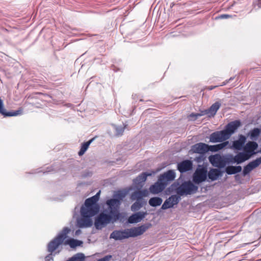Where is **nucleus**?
Segmentation results:
<instances>
[{
  "label": "nucleus",
  "mask_w": 261,
  "mask_h": 261,
  "mask_svg": "<svg viewBox=\"0 0 261 261\" xmlns=\"http://www.w3.org/2000/svg\"><path fill=\"white\" fill-rule=\"evenodd\" d=\"M221 106V103L219 101H217L213 104L210 108L207 109L209 113V116H214L216 114L217 111Z\"/></svg>",
  "instance_id": "nucleus-23"
},
{
  "label": "nucleus",
  "mask_w": 261,
  "mask_h": 261,
  "mask_svg": "<svg viewBox=\"0 0 261 261\" xmlns=\"http://www.w3.org/2000/svg\"><path fill=\"white\" fill-rule=\"evenodd\" d=\"M175 178V172L173 170H170L161 174L159 177V180L162 183H165L166 187L168 182L173 180Z\"/></svg>",
  "instance_id": "nucleus-11"
},
{
  "label": "nucleus",
  "mask_w": 261,
  "mask_h": 261,
  "mask_svg": "<svg viewBox=\"0 0 261 261\" xmlns=\"http://www.w3.org/2000/svg\"><path fill=\"white\" fill-rule=\"evenodd\" d=\"M142 197H147L149 195V191L147 189L140 190Z\"/></svg>",
  "instance_id": "nucleus-40"
},
{
  "label": "nucleus",
  "mask_w": 261,
  "mask_h": 261,
  "mask_svg": "<svg viewBox=\"0 0 261 261\" xmlns=\"http://www.w3.org/2000/svg\"><path fill=\"white\" fill-rule=\"evenodd\" d=\"M70 229L68 227H64L62 232L48 243L47 245V251L50 252V254L45 257L46 261H50V259H53L51 256V254L63 243Z\"/></svg>",
  "instance_id": "nucleus-3"
},
{
  "label": "nucleus",
  "mask_w": 261,
  "mask_h": 261,
  "mask_svg": "<svg viewBox=\"0 0 261 261\" xmlns=\"http://www.w3.org/2000/svg\"><path fill=\"white\" fill-rule=\"evenodd\" d=\"M228 139L223 130L213 133L210 136V141L212 143L222 142Z\"/></svg>",
  "instance_id": "nucleus-7"
},
{
  "label": "nucleus",
  "mask_w": 261,
  "mask_h": 261,
  "mask_svg": "<svg viewBox=\"0 0 261 261\" xmlns=\"http://www.w3.org/2000/svg\"><path fill=\"white\" fill-rule=\"evenodd\" d=\"M192 167V162L188 160L183 161L177 164V169L181 173L191 170Z\"/></svg>",
  "instance_id": "nucleus-15"
},
{
  "label": "nucleus",
  "mask_w": 261,
  "mask_h": 261,
  "mask_svg": "<svg viewBox=\"0 0 261 261\" xmlns=\"http://www.w3.org/2000/svg\"><path fill=\"white\" fill-rule=\"evenodd\" d=\"M258 7L261 8V0H258L257 3Z\"/></svg>",
  "instance_id": "nucleus-44"
},
{
  "label": "nucleus",
  "mask_w": 261,
  "mask_h": 261,
  "mask_svg": "<svg viewBox=\"0 0 261 261\" xmlns=\"http://www.w3.org/2000/svg\"><path fill=\"white\" fill-rule=\"evenodd\" d=\"M132 198L133 199H136L137 201H142L143 199V197L142 196L141 193L140 191H137L134 192L132 194Z\"/></svg>",
  "instance_id": "nucleus-33"
},
{
  "label": "nucleus",
  "mask_w": 261,
  "mask_h": 261,
  "mask_svg": "<svg viewBox=\"0 0 261 261\" xmlns=\"http://www.w3.org/2000/svg\"><path fill=\"white\" fill-rule=\"evenodd\" d=\"M112 258V255H106L105 257L99 259L97 261H109L110 259Z\"/></svg>",
  "instance_id": "nucleus-39"
},
{
  "label": "nucleus",
  "mask_w": 261,
  "mask_h": 261,
  "mask_svg": "<svg viewBox=\"0 0 261 261\" xmlns=\"http://www.w3.org/2000/svg\"><path fill=\"white\" fill-rule=\"evenodd\" d=\"M100 193L99 191L94 196L87 199L81 207V218L77 219V225L79 227H89L92 225L91 217L95 216L99 209L97 202L99 200Z\"/></svg>",
  "instance_id": "nucleus-1"
},
{
  "label": "nucleus",
  "mask_w": 261,
  "mask_h": 261,
  "mask_svg": "<svg viewBox=\"0 0 261 261\" xmlns=\"http://www.w3.org/2000/svg\"><path fill=\"white\" fill-rule=\"evenodd\" d=\"M250 163L254 169L257 167L261 164V157L250 162Z\"/></svg>",
  "instance_id": "nucleus-36"
},
{
  "label": "nucleus",
  "mask_w": 261,
  "mask_h": 261,
  "mask_svg": "<svg viewBox=\"0 0 261 261\" xmlns=\"http://www.w3.org/2000/svg\"><path fill=\"white\" fill-rule=\"evenodd\" d=\"M74 261H84L85 256L82 253H77L71 257Z\"/></svg>",
  "instance_id": "nucleus-35"
},
{
  "label": "nucleus",
  "mask_w": 261,
  "mask_h": 261,
  "mask_svg": "<svg viewBox=\"0 0 261 261\" xmlns=\"http://www.w3.org/2000/svg\"><path fill=\"white\" fill-rule=\"evenodd\" d=\"M173 207V204H171V202L169 200V199H167L163 205H162V209L166 210L169 208H171Z\"/></svg>",
  "instance_id": "nucleus-37"
},
{
  "label": "nucleus",
  "mask_w": 261,
  "mask_h": 261,
  "mask_svg": "<svg viewBox=\"0 0 261 261\" xmlns=\"http://www.w3.org/2000/svg\"><path fill=\"white\" fill-rule=\"evenodd\" d=\"M150 225V224H144L140 226L126 229L128 238L129 237L134 238L142 234L149 228Z\"/></svg>",
  "instance_id": "nucleus-6"
},
{
  "label": "nucleus",
  "mask_w": 261,
  "mask_h": 261,
  "mask_svg": "<svg viewBox=\"0 0 261 261\" xmlns=\"http://www.w3.org/2000/svg\"><path fill=\"white\" fill-rule=\"evenodd\" d=\"M246 142V137L243 135H240L239 136V139L233 141L232 145H229L228 148L232 149L241 150L244 148Z\"/></svg>",
  "instance_id": "nucleus-10"
},
{
  "label": "nucleus",
  "mask_w": 261,
  "mask_h": 261,
  "mask_svg": "<svg viewBox=\"0 0 261 261\" xmlns=\"http://www.w3.org/2000/svg\"><path fill=\"white\" fill-rule=\"evenodd\" d=\"M260 133V130L258 128H255L251 130L249 133L250 139L252 140L256 139L259 136Z\"/></svg>",
  "instance_id": "nucleus-30"
},
{
  "label": "nucleus",
  "mask_w": 261,
  "mask_h": 261,
  "mask_svg": "<svg viewBox=\"0 0 261 261\" xmlns=\"http://www.w3.org/2000/svg\"><path fill=\"white\" fill-rule=\"evenodd\" d=\"M67 261H74L72 258H69Z\"/></svg>",
  "instance_id": "nucleus-47"
},
{
  "label": "nucleus",
  "mask_w": 261,
  "mask_h": 261,
  "mask_svg": "<svg viewBox=\"0 0 261 261\" xmlns=\"http://www.w3.org/2000/svg\"><path fill=\"white\" fill-rule=\"evenodd\" d=\"M126 125H124L123 127L120 126H115V130L117 135H121L122 134L124 129L126 128Z\"/></svg>",
  "instance_id": "nucleus-38"
},
{
  "label": "nucleus",
  "mask_w": 261,
  "mask_h": 261,
  "mask_svg": "<svg viewBox=\"0 0 261 261\" xmlns=\"http://www.w3.org/2000/svg\"><path fill=\"white\" fill-rule=\"evenodd\" d=\"M111 222H114V218L111 214L101 213L96 218L94 225L96 229H101Z\"/></svg>",
  "instance_id": "nucleus-5"
},
{
  "label": "nucleus",
  "mask_w": 261,
  "mask_h": 261,
  "mask_svg": "<svg viewBox=\"0 0 261 261\" xmlns=\"http://www.w3.org/2000/svg\"><path fill=\"white\" fill-rule=\"evenodd\" d=\"M221 176L222 172L218 169H212L208 173V177L212 181L217 180Z\"/></svg>",
  "instance_id": "nucleus-22"
},
{
  "label": "nucleus",
  "mask_w": 261,
  "mask_h": 261,
  "mask_svg": "<svg viewBox=\"0 0 261 261\" xmlns=\"http://www.w3.org/2000/svg\"><path fill=\"white\" fill-rule=\"evenodd\" d=\"M94 139H92L91 140H90L89 141L86 142H85L84 143H83L82 144V146H81V149L78 153L79 155L80 156H81L82 155H83L85 152H86V151L87 150V149L88 148L90 144L92 143V142L93 141Z\"/></svg>",
  "instance_id": "nucleus-28"
},
{
  "label": "nucleus",
  "mask_w": 261,
  "mask_h": 261,
  "mask_svg": "<svg viewBox=\"0 0 261 261\" xmlns=\"http://www.w3.org/2000/svg\"><path fill=\"white\" fill-rule=\"evenodd\" d=\"M249 159V156H248L244 152H240L233 157L232 160L234 163L240 164Z\"/></svg>",
  "instance_id": "nucleus-20"
},
{
  "label": "nucleus",
  "mask_w": 261,
  "mask_h": 261,
  "mask_svg": "<svg viewBox=\"0 0 261 261\" xmlns=\"http://www.w3.org/2000/svg\"><path fill=\"white\" fill-rule=\"evenodd\" d=\"M198 190L197 186L194 185L190 181H184L178 187L176 191L178 195L182 196L184 195H191L195 193Z\"/></svg>",
  "instance_id": "nucleus-4"
},
{
  "label": "nucleus",
  "mask_w": 261,
  "mask_h": 261,
  "mask_svg": "<svg viewBox=\"0 0 261 261\" xmlns=\"http://www.w3.org/2000/svg\"><path fill=\"white\" fill-rule=\"evenodd\" d=\"M230 17V16L228 14H223V15H220L219 16V18H221V19H226V18H229Z\"/></svg>",
  "instance_id": "nucleus-41"
},
{
  "label": "nucleus",
  "mask_w": 261,
  "mask_h": 261,
  "mask_svg": "<svg viewBox=\"0 0 261 261\" xmlns=\"http://www.w3.org/2000/svg\"><path fill=\"white\" fill-rule=\"evenodd\" d=\"M143 206V203L142 201H137L133 203L131 206V210L133 211H136L139 210Z\"/></svg>",
  "instance_id": "nucleus-32"
},
{
  "label": "nucleus",
  "mask_w": 261,
  "mask_h": 261,
  "mask_svg": "<svg viewBox=\"0 0 261 261\" xmlns=\"http://www.w3.org/2000/svg\"><path fill=\"white\" fill-rule=\"evenodd\" d=\"M115 197L117 198L107 200L106 204L108 206L110 214L113 216L114 221H116L120 217L119 209L124 195L122 193H119L115 195Z\"/></svg>",
  "instance_id": "nucleus-2"
},
{
  "label": "nucleus",
  "mask_w": 261,
  "mask_h": 261,
  "mask_svg": "<svg viewBox=\"0 0 261 261\" xmlns=\"http://www.w3.org/2000/svg\"><path fill=\"white\" fill-rule=\"evenodd\" d=\"M205 115H209V113H208V112L207 111V109L203 110V111H201L200 113H191L189 115V117L190 118L191 120H195L198 117H199L200 116H204Z\"/></svg>",
  "instance_id": "nucleus-29"
},
{
  "label": "nucleus",
  "mask_w": 261,
  "mask_h": 261,
  "mask_svg": "<svg viewBox=\"0 0 261 261\" xmlns=\"http://www.w3.org/2000/svg\"><path fill=\"white\" fill-rule=\"evenodd\" d=\"M169 200L171 202V204L174 205L177 204L180 200V196L177 195H172L168 198Z\"/></svg>",
  "instance_id": "nucleus-31"
},
{
  "label": "nucleus",
  "mask_w": 261,
  "mask_h": 261,
  "mask_svg": "<svg viewBox=\"0 0 261 261\" xmlns=\"http://www.w3.org/2000/svg\"><path fill=\"white\" fill-rule=\"evenodd\" d=\"M228 144V141H225L214 145H209L207 144V149H208V151L217 152L226 147Z\"/></svg>",
  "instance_id": "nucleus-21"
},
{
  "label": "nucleus",
  "mask_w": 261,
  "mask_h": 261,
  "mask_svg": "<svg viewBox=\"0 0 261 261\" xmlns=\"http://www.w3.org/2000/svg\"><path fill=\"white\" fill-rule=\"evenodd\" d=\"M151 175V173L143 172L134 180V184L137 185L138 187H142V184L145 181L147 177Z\"/></svg>",
  "instance_id": "nucleus-19"
},
{
  "label": "nucleus",
  "mask_w": 261,
  "mask_h": 261,
  "mask_svg": "<svg viewBox=\"0 0 261 261\" xmlns=\"http://www.w3.org/2000/svg\"><path fill=\"white\" fill-rule=\"evenodd\" d=\"M242 170V167L240 166H229L226 167L225 171L226 172L229 174H234L241 172Z\"/></svg>",
  "instance_id": "nucleus-24"
},
{
  "label": "nucleus",
  "mask_w": 261,
  "mask_h": 261,
  "mask_svg": "<svg viewBox=\"0 0 261 261\" xmlns=\"http://www.w3.org/2000/svg\"><path fill=\"white\" fill-rule=\"evenodd\" d=\"M253 169H254V168L249 163L248 164H247L244 167L243 171V175L245 176L247 174H249Z\"/></svg>",
  "instance_id": "nucleus-34"
},
{
  "label": "nucleus",
  "mask_w": 261,
  "mask_h": 261,
  "mask_svg": "<svg viewBox=\"0 0 261 261\" xmlns=\"http://www.w3.org/2000/svg\"><path fill=\"white\" fill-rule=\"evenodd\" d=\"M191 153H196L201 154H203L208 152L207 149V144L204 143H198L193 146L190 150Z\"/></svg>",
  "instance_id": "nucleus-12"
},
{
  "label": "nucleus",
  "mask_w": 261,
  "mask_h": 261,
  "mask_svg": "<svg viewBox=\"0 0 261 261\" xmlns=\"http://www.w3.org/2000/svg\"><path fill=\"white\" fill-rule=\"evenodd\" d=\"M65 243L69 245L71 248H75L81 246L83 244V242L74 239H69L66 240Z\"/></svg>",
  "instance_id": "nucleus-27"
},
{
  "label": "nucleus",
  "mask_w": 261,
  "mask_h": 261,
  "mask_svg": "<svg viewBox=\"0 0 261 261\" xmlns=\"http://www.w3.org/2000/svg\"><path fill=\"white\" fill-rule=\"evenodd\" d=\"M166 188V184L162 183L158 180L154 185H151L149 188V191L151 193L158 194L163 191Z\"/></svg>",
  "instance_id": "nucleus-18"
},
{
  "label": "nucleus",
  "mask_w": 261,
  "mask_h": 261,
  "mask_svg": "<svg viewBox=\"0 0 261 261\" xmlns=\"http://www.w3.org/2000/svg\"><path fill=\"white\" fill-rule=\"evenodd\" d=\"M147 215L146 212H139L132 215L128 219V223L130 224L136 223L141 221Z\"/></svg>",
  "instance_id": "nucleus-16"
},
{
  "label": "nucleus",
  "mask_w": 261,
  "mask_h": 261,
  "mask_svg": "<svg viewBox=\"0 0 261 261\" xmlns=\"http://www.w3.org/2000/svg\"><path fill=\"white\" fill-rule=\"evenodd\" d=\"M110 238L115 240H121L127 239V232L126 229L123 230H114L110 234Z\"/></svg>",
  "instance_id": "nucleus-17"
},
{
  "label": "nucleus",
  "mask_w": 261,
  "mask_h": 261,
  "mask_svg": "<svg viewBox=\"0 0 261 261\" xmlns=\"http://www.w3.org/2000/svg\"><path fill=\"white\" fill-rule=\"evenodd\" d=\"M21 110H17L15 111L6 112V109L4 107H2V111L0 112V114L4 116H17L21 114Z\"/></svg>",
  "instance_id": "nucleus-26"
},
{
  "label": "nucleus",
  "mask_w": 261,
  "mask_h": 261,
  "mask_svg": "<svg viewBox=\"0 0 261 261\" xmlns=\"http://www.w3.org/2000/svg\"><path fill=\"white\" fill-rule=\"evenodd\" d=\"M258 148V144L254 141H249L246 143L243 148L244 152L249 156L250 158L253 155L256 154L257 152L255 150ZM259 152V151H258Z\"/></svg>",
  "instance_id": "nucleus-9"
},
{
  "label": "nucleus",
  "mask_w": 261,
  "mask_h": 261,
  "mask_svg": "<svg viewBox=\"0 0 261 261\" xmlns=\"http://www.w3.org/2000/svg\"><path fill=\"white\" fill-rule=\"evenodd\" d=\"M233 79V77H230V78L229 79V81H226L225 82H224L223 83V84H222L221 86L225 85L227 83H228V82H229V81L232 80Z\"/></svg>",
  "instance_id": "nucleus-42"
},
{
  "label": "nucleus",
  "mask_w": 261,
  "mask_h": 261,
  "mask_svg": "<svg viewBox=\"0 0 261 261\" xmlns=\"http://www.w3.org/2000/svg\"><path fill=\"white\" fill-rule=\"evenodd\" d=\"M259 152H261V149H260V151H259Z\"/></svg>",
  "instance_id": "nucleus-48"
},
{
  "label": "nucleus",
  "mask_w": 261,
  "mask_h": 261,
  "mask_svg": "<svg viewBox=\"0 0 261 261\" xmlns=\"http://www.w3.org/2000/svg\"><path fill=\"white\" fill-rule=\"evenodd\" d=\"M218 87V86H210L208 87V89L210 90H212L213 89H214L215 88Z\"/></svg>",
  "instance_id": "nucleus-43"
},
{
  "label": "nucleus",
  "mask_w": 261,
  "mask_h": 261,
  "mask_svg": "<svg viewBox=\"0 0 261 261\" xmlns=\"http://www.w3.org/2000/svg\"><path fill=\"white\" fill-rule=\"evenodd\" d=\"M47 171H44L43 173H45V172H50L51 171L53 170V169H48V168H47Z\"/></svg>",
  "instance_id": "nucleus-46"
},
{
  "label": "nucleus",
  "mask_w": 261,
  "mask_h": 261,
  "mask_svg": "<svg viewBox=\"0 0 261 261\" xmlns=\"http://www.w3.org/2000/svg\"><path fill=\"white\" fill-rule=\"evenodd\" d=\"M241 125V122L239 120H235L228 123L223 129L228 138L236 132L238 127Z\"/></svg>",
  "instance_id": "nucleus-8"
},
{
  "label": "nucleus",
  "mask_w": 261,
  "mask_h": 261,
  "mask_svg": "<svg viewBox=\"0 0 261 261\" xmlns=\"http://www.w3.org/2000/svg\"><path fill=\"white\" fill-rule=\"evenodd\" d=\"M206 178V171L204 168L197 169L194 174L193 181L199 184L205 181Z\"/></svg>",
  "instance_id": "nucleus-13"
},
{
  "label": "nucleus",
  "mask_w": 261,
  "mask_h": 261,
  "mask_svg": "<svg viewBox=\"0 0 261 261\" xmlns=\"http://www.w3.org/2000/svg\"><path fill=\"white\" fill-rule=\"evenodd\" d=\"M81 232V230L80 229L76 230L75 234L78 235Z\"/></svg>",
  "instance_id": "nucleus-45"
},
{
  "label": "nucleus",
  "mask_w": 261,
  "mask_h": 261,
  "mask_svg": "<svg viewBox=\"0 0 261 261\" xmlns=\"http://www.w3.org/2000/svg\"><path fill=\"white\" fill-rule=\"evenodd\" d=\"M209 160L212 165L216 167L222 168L225 165L224 159L219 154L210 156Z\"/></svg>",
  "instance_id": "nucleus-14"
},
{
  "label": "nucleus",
  "mask_w": 261,
  "mask_h": 261,
  "mask_svg": "<svg viewBox=\"0 0 261 261\" xmlns=\"http://www.w3.org/2000/svg\"><path fill=\"white\" fill-rule=\"evenodd\" d=\"M163 200L161 198L155 197L151 198L148 201L149 204L153 207L160 205L162 203Z\"/></svg>",
  "instance_id": "nucleus-25"
}]
</instances>
